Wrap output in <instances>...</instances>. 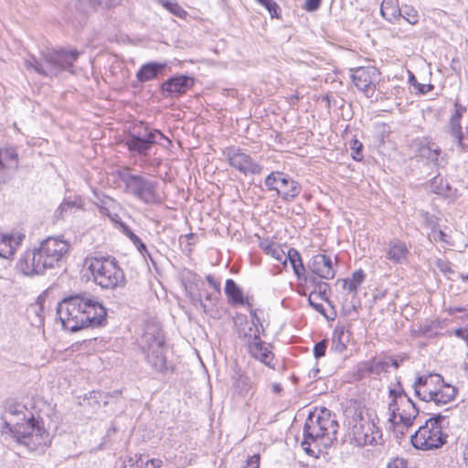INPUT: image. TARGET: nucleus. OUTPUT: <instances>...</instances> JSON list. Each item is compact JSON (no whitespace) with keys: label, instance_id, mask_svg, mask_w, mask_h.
<instances>
[{"label":"nucleus","instance_id":"2f4dec72","mask_svg":"<svg viewBox=\"0 0 468 468\" xmlns=\"http://www.w3.org/2000/svg\"><path fill=\"white\" fill-rule=\"evenodd\" d=\"M381 16L388 21L392 22L401 15L399 6V0H383L380 6Z\"/></svg>","mask_w":468,"mask_h":468},{"label":"nucleus","instance_id":"a19ab883","mask_svg":"<svg viewBox=\"0 0 468 468\" xmlns=\"http://www.w3.org/2000/svg\"><path fill=\"white\" fill-rule=\"evenodd\" d=\"M76 6L80 12L83 13L95 11L97 8H99V5H96L94 0H78Z\"/></svg>","mask_w":468,"mask_h":468},{"label":"nucleus","instance_id":"bb28decb","mask_svg":"<svg viewBox=\"0 0 468 468\" xmlns=\"http://www.w3.org/2000/svg\"><path fill=\"white\" fill-rule=\"evenodd\" d=\"M457 388L454 386L442 382L438 384L431 401L436 405H445L452 401L457 395Z\"/></svg>","mask_w":468,"mask_h":468},{"label":"nucleus","instance_id":"4be33fe9","mask_svg":"<svg viewBox=\"0 0 468 468\" xmlns=\"http://www.w3.org/2000/svg\"><path fill=\"white\" fill-rule=\"evenodd\" d=\"M256 340H252L248 344L249 353L252 357L261 361L264 365L269 367L274 368V365L271 363L273 360V354L269 349V346L262 342L261 338H257V335H255Z\"/></svg>","mask_w":468,"mask_h":468},{"label":"nucleus","instance_id":"37998d69","mask_svg":"<svg viewBox=\"0 0 468 468\" xmlns=\"http://www.w3.org/2000/svg\"><path fill=\"white\" fill-rule=\"evenodd\" d=\"M325 350L326 341H320L314 347V356H315V358H320L325 355Z\"/></svg>","mask_w":468,"mask_h":468},{"label":"nucleus","instance_id":"39448f33","mask_svg":"<svg viewBox=\"0 0 468 468\" xmlns=\"http://www.w3.org/2000/svg\"><path fill=\"white\" fill-rule=\"evenodd\" d=\"M79 55L77 50H49L43 53L41 60L35 57L25 59V66L27 69H33L42 76L56 77L64 70L73 73L71 68Z\"/></svg>","mask_w":468,"mask_h":468},{"label":"nucleus","instance_id":"72a5a7b5","mask_svg":"<svg viewBox=\"0 0 468 468\" xmlns=\"http://www.w3.org/2000/svg\"><path fill=\"white\" fill-rule=\"evenodd\" d=\"M286 262L289 261L295 275L298 278H301L302 275L305 272L304 266L303 264L301 255L299 251L293 248L287 249L286 253Z\"/></svg>","mask_w":468,"mask_h":468},{"label":"nucleus","instance_id":"4d7b16f0","mask_svg":"<svg viewBox=\"0 0 468 468\" xmlns=\"http://www.w3.org/2000/svg\"><path fill=\"white\" fill-rule=\"evenodd\" d=\"M200 305L201 307L203 308L204 312H207V306L205 303H203L202 302H200Z\"/></svg>","mask_w":468,"mask_h":468},{"label":"nucleus","instance_id":"1a4fd4ad","mask_svg":"<svg viewBox=\"0 0 468 468\" xmlns=\"http://www.w3.org/2000/svg\"><path fill=\"white\" fill-rule=\"evenodd\" d=\"M388 421L410 427L419 414L415 403L399 385L388 391Z\"/></svg>","mask_w":468,"mask_h":468},{"label":"nucleus","instance_id":"473e14b6","mask_svg":"<svg viewBox=\"0 0 468 468\" xmlns=\"http://www.w3.org/2000/svg\"><path fill=\"white\" fill-rule=\"evenodd\" d=\"M225 293L232 304H244L243 293L232 279L227 280Z\"/></svg>","mask_w":468,"mask_h":468},{"label":"nucleus","instance_id":"ea45409f","mask_svg":"<svg viewBox=\"0 0 468 468\" xmlns=\"http://www.w3.org/2000/svg\"><path fill=\"white\" fill-rule=\"evenodd\" d=\"M400 16H402L410 25H416L419 22L418 11L414 7L410 5H405L401 9Z\"/></svg>","mask_w":468,"mask_h":468},{"label":"nucleus","instance_id":"f3484780","mask_svg":"<svg viewBox=\"0 0 468 468\" xmlns=\"http://www.w3.org/2000/svg\"><path fill=\"white\" fill-rule=\"evenodd\" d=\"M441 382L442 377L439 374L423 375L416 378L413 388L421 400L431 402L438 384Z\"/></svg>","mask_w":468,"mask_h":468},{"label":"nucleus","instance_id":"8fccbe9b","mask_svg":"<svg viewBox=\"0 0 468 468\" xmlns=\"http://www.w3.org/2000/svg\"><path fill=\"white\" fill-rule=\"evenodd\" d=\"M259 463L260 456L258 454H255L248 460L246 466H248L249 468H259Z\"/></svg>","mask_w":468,"mask_h":468},{"label":"nucleus","instance_id":"dca6fc26","mask_svg":"<svg viewBox=\"0 0 468 468\" xmlns=\"http://www.w3.org/2000/svg\"><path fill=\"white\" fill-rule=\"evenodd\" d=\"M378 75V70L374 67H359L352 70L351 78L358 90L363 91L367 98H372Z\"/></svg>","mask_w":468,"mask_h":468},{"label":"nucleus","instance_id":"423d86ee","mask_svg":"<svg viewBox=\"0 0 468 468\" xmlns=\"http://www.w3.org/2000/svg\"><path fill=\"white\" fill-rule=\"evenodd\" d=\"M12 433L16 442L29 452L43 454L51 443L49 433L31 416L26 422L16 421Z\"/></svg>","mask_w":468,"mask_h":468},{"label":"nucleus","instance_id":"f03ea898","mask_svg":"<svg viewBox=\"0 0 468 468\" xmlns=\"http://www.w3.org/2000/svg\"><path fill=\"white\" fill-rule=\"evenodd\" d=\"M377 413L366 407L348 409L345 425L350 441L358 447L377 446L384 442Z\"/></svg>","mask_w":468,"mask_h":468},{"label":"nucleus","instance_id":"5fc2aeb1","mask_svg":"<svg viewBox=\"0 0 468 468\" xmlns=\"http://www.w3.org/2000/svg\"><path fill=\"white\" fill-rule=\"evenodd\" d=\"M282 386L279 383L271 384V390L274 393H280L282 391Z\"/></svg>","mask_w":468,"mask_h":468},{"label":"nucleus","instance_id":"5701e85b","mask_svg":"<svg viewBox=\"0 0 468 468\" xmlns=\"http://www.w3.org/2000/svg\"><path fill=\"white\" fill-rule=\"evenodd\" d=\"M194 85V80L186 75L175 76L162 84V90L171 95L186 93Z\"/></svg>","mask_w":468,"mask_h":468},{"label":"nucleus","instance_id":"e433bc0d","mask_svg":"<svg viewBox=\"0 0 468 468\" xmlns=\"http://www.w3.org/2000/svg\"><path fill=\"white\" fill-rule=\"evenodd\" d=\"M348 335L344 330L335 331L332 339L331 349L336 353H342L346 349Z\"/></svg>","mask_w":468,"mask_h":468},{"label":"nucleus","instance_id":"c756f323","mask_svg":"<svg viewBox=\"0 0 468 468\" xmlns=\"http://www.w3.org/2000/svg\"><path fill=\"white\" fill-rule=\"evenodd\" d=\"M166 68V63L148 62L144 64L136 73L140 82H146L155 79Z\"/></svg>","mask_w":468,"mask_h":468},{"label":"nucleus","instance_id":"680f3d73","mask_svg":"<svg viewBox=\"0 0 468 468\" xmlns=\"http://www.w3.org/2000/svg\"><path fill=\"white\" fill-rule=\"evenodd\" d=\"M206 299L208 300V301H211V295H207Z\"/></svg>","mask_w":468,"mask_h":468},{"label":"nucleus","instance_id":"c9c22d12","mask_svg":"<svg viewBox=\"0 0 468 468\" xmlns=\"http://www.w3.org/2000/svg\"><path fill=\"white\" fill-rule=\"evenodd\" d=\"M163 462L160 459H148L144 460L140 457L138 460L133 461V458L124 462L123 468H160Z\"/></svg>","mask_w":468,"mask_h":468},{"label":"nucleus","instance_id":"864d4df0","mask_svg":"<svg viewBox=\"0 0 468 468\" xmlns=\"http://www.w3.org/2000/svg\"><path fill=\"white\" fill-rule=\"evenodd\" d=\"M454 335L457 336V337H460L462 339H464V337L467 335V334L464 332L463 329L462 328H457L454 330Z\"/></svg>","mask_w":468,"mask_h":468},{"label":"nucleus","instance_id":"e2e57ef3","mask_svg":"<svg viewBox=\"0 0 468 468\" xmlns=\"http://www.w3.org/2000/svg\"><path fill=\"white\" fill-rule=\"evenodd\" d=\"M424 90H426V88H423V90L422 89L420 90L421 93H425Z\"/></svg>","mask_w":468,"mask_h":468},{"label":"nucleus","instance_id":"f8f14e48","mask_svg":"<svg viewBox=\"0 0 468 468\" xmlns=\"http://www.w3.org/2000/svg\"><path fill=\"white\" fill-rule=\"evenodd\" d=\"M144 131H133L126 141L130 151L145 154L154 144H160V140L166 139L158 130H149L148 127L141 124Z\"/></svg>","mask_w":468,"mask_h":468},{"label":"nucleus","instance_id":"c03bdc74","mask_svg":"<svg viewBox=\"0 0 468 468\" xmlns=\"http://www.w3.org/2000/svg\"><path fill=\"white\" fill-rule=\"evenodd\" d=\"M435 266L444 274L452 272L451 264L449 261L441 259H437Z\"/></svg>","mask_w":468,"mask_h":468},{"label":"nucleus","instance_id":"a878e982","mask_svg":"<svg viewBox=\"0 0 468 468\" xmlns=\"http://www.w3.org/2000/svg\"><path fill=\"white\" fill-rule=\"evenodd\" d=\"M251 322H245L239 328V337L242 338L246 341L247 345L252 340L255 339V335H257V338H261L260 336V327L258 324L260 323V319L256 314V311H250Z\"/></svg>","mask_w":468,"mask_h":468},{"label":"nucleus","instance_id":"2eb2a0df","mask_svg":"<svg viewBox=\"0 0 468 468\" xmlns=\"http://www.w3.org/2000/svg\"><path fill=\"white\" fill-rule=\"evenodd\" d=\"M225 154L229 164L244 175H258L262 171L261 165L257 164L248 154L239 148H229Z\"/></svg>","mask_w":468,"mask_h":468},{"label":"nucleus","instance_id":"3c124183","mask_svg":"<svg viewBox=\"0 0 468 468\" xmlns=\"http://www.w3.org/2000/svg\"><path fill=\"white\" fill-rule=\"evenodd\" d=\"M206 280L208 284L217 291V292H219L220 283L218 282H217L211 275H207Z\"/></svg>","mask_w":468,"mask_h":468},{"label":"nucleus","instance_id":"6e6552de","mask_svg":"<svg viewBox=\"0 0 468 468\" xmlns=\"http://www.w3.org/2000/svg\"><path fill=\"white\" fill-rule=\"evenodd\" d=\"M446 416L436 414L419 427L410 437L411 444L414 448L422 451H430L441 448L446 443L448 435L443 431L442 422Z\"/></svg>","mask_w":468,"mask_h":468},{"label":"nucleus","instance_id":"f704fd0d","mask_svg":"<svg viewBox=\"0 0 468 468\" xmlns=\"http://www.w3.org/2000/svg\"><path fill=\"white\" fill-rule=\"evenodd\" d=\"M365 280V273L362 270H358L355 271L352 275V278L346 279L343 281V288L346 290L348 292L356 294L359 286Z\"/></svg>","mask_w":468,"mask_h":468},{"label":"nucleus","instance_id":"09e8293b","mask_svg":"<svg viewBox=\"0 0 468 468\" xmlns=\"http://www.w3.org/2000/svg\"><path fill=\"white\" fill-rule=\"evenodd\" d=\"M320 4L321 0H306L305 8L308 11H314L319 7Z\"/></svg>","mask_w":468,"mask_h":468},{"label":"nucleus","instance_id":"0eeeda50","mask_svg":"<svg viewBox=\"0 0 468 468\" xmlns=\"http://www.w3.org/2000/svg\"><path fill=\"white\" fill-rule=\"evenodd\" d=\"M141 347L147 364L156 372L167 369L165 338L155 324H147L141 337Z\"/></svg>","mask_w":468,"mask_h":468},{"label":"nucleus","instance_id":"6ab92c4d","mask_svg":"<svg viewBox=\"0 0 468 468\" xmlns=\"http://www.w3.org/2000/svg\"><path fill=\"white\" fill-rule=\"evenodd\" d=\"M390 367L397 369L399 367V362L391 357L383 360L372 359L359 364L357 373L360 378H364L371 374L380 375L388 372Z\"/></svg>","mask_w":468,"mask_h":468},{"label":"nucleus","instance_id":"6e6d98bb","mask_svg":"<svg viewBox=\"0 0 468 468\" xmlns=\"http://www.w3.org/2000/svg\"><path fill=\"white\" fill-rule=\"evenodd\" d=\"M134 242L139 243V245H138L139 250L142 251L143 250H146L145 245L136 236H134Z\"/></svg>","mask_w":468,"mask_h":468},{"label":"nucleus","instance_id":"a18cd8bd","mask_svg":"<svg viewBox=\"0 0 468 468\" xmlns=\"http://www.w3.org/2000/svg\"><path fill=\"white\" fill-rule=\"evenodd\" d=\"M96 5L101 8H110L112 6H115L119 5L122 0H94Z\"/></svg>","mask_w":468,"mask_h":468},{"label":"nucleus","instance_id":"a211bd4d","mask_svg":"<svg viewBox=\"0 0 468 468\" xmlns=\"http://www.w3.org/2000/svg\"><path fill=\"white\" fill-rule=\"evenodd\" d=\"M308 266L312 272L321 279L333 280L336 273V263L325 254L313 256Z\"/></svg>","mask_w":468,"mask_h":468},{"label":"nucleus","instance_id":"4c0bfd02","mask_svg":"<svg viewBox=\"0 0 468 468\" xmlns=\"http://www.w3.org/2000/svg\"><path fill=\"white\" fill-rule=\"evenodd\" d=\"M159 4L174 16L183 18L186 12L176 3L171 0H159Z\"/></svg>","mask_w":468,"mask_h":468},{"label":"nucleus","instance_id":"052dcab7","mask_svg":"<svg viewBox=\"0 0 468 468\" xmlns=\"http://www.w3.org/2000/svg\"><path fill=\"white\" fill-rule=\"evenodd\" d=\"M463 340L465 341V343H466V345H467V346H468V334H467V335L464 337V339H463Z\"/></svg>","mask_w":468,"mask_h":468},{"label":"nucleus","instance_id":"ddd939ff","mask_svg":"<svg viewBox=\"0 0 468 468\" xmlns=\"http://www.w3.org/2000/svg\"><path fill=\"white\" fill-rule=\"evenodd\" d=\"M38 248L49 269H53L68 253L69 243L60 237H48Z\"/></svg>","mask_w":468,"mask_h":468},{"label":"nucleus","instance_id":"7ed1b4c3","mask_svg":"<svg viewBox=\"0 0 468 468\" xmlns=\"http://www.w3.org/2000/svg\"><path fill=\"white\" fill-rule=\"evenodd\" d=\"M337 430V420L328 410L310 413L303 426V449L313 455L314 450L312 446L319 448L331 445L336 440Z\"/></svg>","mask_w":468,"mask_h":468},{"label":"nucleus","instance_id":"603ef678","mask_svg":"<svg viewBox=\"0 0 468 468\" xmlns=\"http://www.w3.org/2000/svg\"><path fill=\"white\" fill-rule=\"evenodd\" d=\"M464 311H466V309L463 307H450L447 309V312L449 314H454L458 312H464Z\"/></svg>","mask_w":468,"mask_h":468},{"label":"nucleus","instance_id":"20e7f679","mask_svg":"<svg viewBox=\"0 0 468 468\" xmlns=\"http://www.w3.org/2000/svg\"><path fill=\"white\" fill-rule=\"evenodd\" d=\"M85 266L90 272L93 282L105 290L123 288L126 278L115 258L111 256H89Z\"/></svg>","mask_w":468,"mask_h":468},{"label":"nucleus","instance_id":"9b49d317","mask_svg":"<svg viewBox=\"0 0 468 468\" xmlns=\"http://www.w3.org/2000/svg\"><path fill=\"white\" fill-rule=\"evenodd\" d=\"M268 190L276 191L277 195L285 201L294 200L302 187L298 182L282 172H271L264 180Z\"/></svg>","mask_w":468,"mask_h":468},{"label":"nucleus","instance_id":"9d476101","mask_svg":"<svg viewBox=\"0 0 468 468\" xmlns=\"http://www.w3.org/2000/svg\"><path fill=\"white\" fill-rule=\"evenodd\" d=\"M119 177L124 184L125 192L145 204L158 201L157 183L140 175H133L129 168L119 172Z\"/></svg>","mask_w":468,"mask_h":468},{"label":"nucleus","instance_id":"13d9d810","mask_svg":"<svg viewBox=\"0 0 468 468\" xmlns=\"http://www.w3.org/2000/svg\"><path fill=\"white\" fill-rule=\"evenodd\" d=\"M462 279L465 282H468V274L467 275H462Z\"/></svg>","mask_w":468,"mask_h":468},{"label":"nucleus","instance_id":"7c9ffc66","mask_svg":"<svg viewBox=\"0 0 468 468\" xmlns=\"http://www.w3.org/2000/svg\"><path fill=\"white\" fill-rule=\"evenodd\" d=\"M261 250L279 262L286 266V253L284 249L274 242L264 241L261 243Z\"/></svg>","mask_w":468,"mask_h":468},{"label":"nucleus","instance_id":"79ce46f5","mask_svg":"<svg viewBox=\"0 0 468 468\" xmlns=\"http://www.w3.org/2000/svg\"><path fill=\"white\" fill-rule=\"evenodd\" d=\"M429 239L435 242H448L446 234L441 229H437L435 227H432L431 231L429 234Z\"/></svg>","mask_w":468,"mask_h":468},{"label":"nucleus","instance_id":"de8ad7c7","mask_svg":"<svg viewBox=\"0 0 468 468\" xmlns=\"http://www.w3.org/2000/svg\"><path fill=\"white\" fill-rule=\"evenodd\" d=\"M74 207H78L76 201H64L59 207L58 211L62 215L64 212H67L68 209L72 208Z\"/></svg>","mask_w":468,"mask_h":468},{"label":"nucleus","instance_id":"c85d7f7f","mask_svg":"<svg viewBox=\"0 0 468 468\" xmlns=\"http://www.w3.org/2000/svg\"><path fill=\"white\" fill-rule=\"evenodd\" d=\"M306 281H309L314 285L318 286L319 291H314L310 293L308 302L313 308L319 312L320 314H324V305L318 302V300H324L325 299V292L326 288L328 286L325 282H319L317 279L314 276H311L309 279H306Z\"/></svg>","mask_w":468,"mask_h":468},{"label":"nucleus","instance_id":"bf43d9fd","mask_svg":"<svg viewBox=\"0 0 468 468\" xmlns=\"http://www.w3.org/2000/svg\"><path fill=\"white\" fill-rule=\"evenodd\" d=\"M100 209H101V213H104V211H107V208H104L103 207H101Z\"/></svg>","mask_w":468,"mask_h":468},{"label":"nucleus","instance_id":"4468645a","mask_svg":"<svg viewBox=\"0 0 468 468\" xmlns=\"http://www.w3.org/2000/svg\"><path fill=\"white\" fill-rule=\"evenodd\" d=\"M16 267L27 276L43 274L49 269L39 248L26 250L18 261Z\"/></svg>","mask_w":468,"mask_h":468},{"label":"nucleus","instance_id":"cd10ccee","mask_svg":"<svg viewBox=\"0 0 468 468\" xmlns=\"http://www.w3.org/2000/svg\"><path fill=\"white\" fill-rule=\"evenodd\" d=\"M6 415L8 418L7 425H12L14 430V424L16 421L26 422L27 419L31 418L33 414L27 410L26 406L20 403H11L6 408Z\"/></svg>","mask_w":468,"mask_h":468},{"label":"nucleus","instance_id":"58836bf2","mask_svg":"<svg viewBox=\"0 0 468 468\" xmlns=\"http://www.w3.org/2000/svg\"><path fill=\"white\" fill-rule=\"evenodd\" d=\"M259 5L263 6L271 15V17L279 18L281 10L279 5L274 0H255Z\"/></svg>","mask_w":468,"mask_h":468},{"label":"nucleus","instance_id":"0e129e2a","mask_svg":"<svg viewBox=\"0 0 468 468\" xmlns=\"http://www.w3.org/2000/svg\"><path fill=\"white\" fill-rule=\"evenodd\" d=\"M424 90H426V88H423V90L422 89L420 90L421 93H425Z\"/></svg>","mask_w":468,"mask_h":468},{"label":"nucleus","instance_id":"393cba45","mask_svg":"<svg viewBox=\"0 0 468 468\" xmlns=\"http://www.w3.org/2000/svg\"><path fill=\"white\" fill-rule=\"evenodd\" d=\"M408 255L409 250L403 241L394 239L388 242L386 250V257L391 262L395 264H403L407 261Z\"/></svg>","mask_w":468,"mask_h":468},{"label":"nucleus","instance_id":"49530a36","mask_svg":"<svg viewBox=\"0 0 468 468\" xmlns=\"http://www.w3.org/2000/svg\"><path fill=\"white\" fill-rule=\"evenodd\" d=\"M362 144L358 142L357 140L354 141V145L352 147L353 150V158L355 160H360L361 159V152H362Z\"/></svg>","mask_w":468,"mask_h":468},{"label":"nucleus","instance_id":"aec40b11","mask_svg":"<svg viewBox=\"0 0 468 468\" xmlns=\"http://www.w3.org/2000/svg\"><path fill=\"white\" fill-rule=\"evenodd\" d=\"M24 239L25 235L20 232L7 233L0 231V258L13 259Z\"/></svg>","mask_w":468,"mask_h":468},{"label":"nucleus","instance_id":"412c9836","mask_svg":"<svg viewBox=\"0 0 468 468\" xmlns=\"http://www.w3.org/2000/svg\"><path fill=\"white\" fill-rule=\"evenodd\" d=\"M415 145L418 155L432 162L436 165H441L442 159L440 160L441 149L429 138L422 137L416 140Z\"/></svg>","mask_w":468,"mask_h":468},{"label":"nucleus","instance_id":"f257e3e1","mask_svg":"<svg viewBox=\"0 0 468 468\" xmlns=\"http://www.w3.org/2000/svg\"><path fill=\"white\" fill-rule=\"evenodd\" d=\"M64 329L76 332L88 326H98L106 317V309L88 293L64 298L57 307Z\"/></svg>","mask_w":468,"mask_h":468},{"label":"nucleus","instance_id":"b1692460","mask_svg":"<svg viewBox=\"0 0 468 468\" xmlns=\"http://www.w3.org/2000/svg\"><path fill=\"white\" fill-rule=\"evenodd\" d=\"M455 112L452 114L450 120L449 132L451 135L456 140L458 146L463 152L467 151L468 147L463 143V133L460 124L461 118L463 112L466 111L465 107L462 106L458 102H455Z\"/></svg>","mask_w":468,"mask_h":468}]
</instances>
